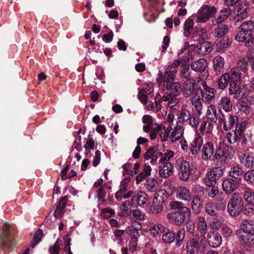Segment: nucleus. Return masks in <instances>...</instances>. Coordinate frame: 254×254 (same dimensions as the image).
<instances>
[{"label":"nucleus","instance_id":"nucleus-37","mask_svg":"<svg viewBox=\"0 0 254 254\" xmlns=\"http://www.w3.org/2000/svg\"><path fill=\"white\" fill-rule=\"evenodd\" d=\"M206 117L208 120L212 122H216L217 120V113L216 107L214 105L210 104L207 106Z\"/></svg>","mask_w":254,"mask_h":254},{"label":"nucleus","instance_id":"nucleus-48","mask_svg":"<svg viewBox=\"0 0 254 254\" xmlns=\"http://www.w3.org/2000/svg\"><path fill=\"white\" fill-rule=\"evenodd\" d=\"M198 226L200 233L204 237L206 234L207 225L205 219L204 217L199 216L198 220Z\"/></svg>","mask_w":254,"mask_h":254},{"label":"nucleus","instance_id":"nucleus-40","mask_svg":"<svg viewBox=\"0 0 254 254\" xmlns=\"http://www.w3.org/2000/svg\"><path fill=\"white\" fill-rule=\"evenodd\" d=\"M195 83L190 82L184 83L183 86L184 95L186 97L193 96L197 88H194Z\"/></svg>","mask_w":254,"mask_h":254},{"label":"nucleus","instance_id":"nucleus-30","mask_svg":"<svg viewBox=\"0 0 254 254\" xmlns=\"http://www.w3.org/2000/svg\"><path fill=\"white\" fill-rule=\"evenodd\" d=\"M214 128L213 124L208 121H203L199 127V131L202 135H209L212 134Z\"/></svg>","mask_w":254,"mask_h":254},{"label":"nucleus","instance_id":"nucleus-6","mask_svg":"<svg viewBox=\"0 0 254 254\" xmlns=\"http://www.w3.org/2000/svg\"><path fill=\"white\" fill-rule=\"evenodd\" d=\"M205 241L204 237L196 235L190 238L186 246V254H198L200 249L205 248Z\"/></svg>","mask_w":254,"mask_h":254},{"label":"nucleus","instance_id":"nucleus-46","mask_svg":"<svg viewBox=\"0 0 254 254\" xmlns=\"http://www.w3.org/2000/svg\"><path fill=\"white\" fill-rule=\"evenodd\" d=\"M240 163L247 168H252L254 166V158L249 155L244 154L240 157Z\"/></svg>","mask_w":254,"mask_h":254},{"label":"nucleus","instance_id":"nucleus-44","mask_svg":"<svg viewBox=\"0 0 254 254\" xmlns=\"http://www.w3.org/2000/svg\"><path fill=\"white\" fill-rule=\"evenodd\" d=\"M194 26L193 19L189 17L185 21L184 26V35L185 37L190 35Z\"/></svg>","mask_w":254,"mask_h":254},{"label":"nucleus","instance_id":"nucleus-50","mask_svg":"<svg viewBox=\"0 0 254 254\" xmlns=\"http://www.w3.org/2000/svg\"><path fill=\"white\" fill-rule=\"evenodd\" d=\"M157 181L155 179H148L146 180L144 184L145 188L147 191L150 192H155L157 189L156 187Z\"/></svg>","mask_w":254,"mask_h":254},{"label":"nucleus","instance_id":"nucleus-39","mask_svg":"<svg viewBox=\"0 0 254 254\" xmlns=\"http://www.w3.org/2000/svg\"><path fill=\"white\" fill-rule=\"evenodd\" d=\"M228 77V80L229 82L240 81L241 80V73L238 68H232L229 72L225 73Z\"/></svg>","mask_w":254,"mask_h":254},{"label":"nucleus","instance_id":"nucleus-53","mask_svg":"<svg viewBox=\"0 0 254 254\" xmlns=\"http://www.w3.org/2000/svg\"><path fill=\"white\" fill-rule=\"evenodd\" d=\"M228 30V26L225 24H223L214 29L213 33L215 36L222 37L227 33Z\"/></svg>","mask_w":254,"mask_h":254},{"label":"nucleus","instance_id":"nucleus-1","mask_svg":"<svg viewBox=\"0 0 254 254\" xmlns=\"http://www.w3.org/2000/svg\"><path fill=\"white\" fill-rule=\"evenodd\" d=\"M171 212L166 215L169 222L180 226L184 222L186 218L191 215L190 209L184 206L182 202L178 201H172L169 204Z\"/></svg>","mask_w":254,"mask_h":254},{"label":"nucleus","instance_id":"nucleus-23","mask_svg":"<svg viewBox=\"0 0 254 254\" xmlns=\"http://www.w3.org/2000/svg\"><path fill=\"white\" fill-rule=\"evenodd\" d=\"M213 67L214 72L220 74L224 69L225 60L221 56L215 57L212 60Z\"/></svg>","mask_w":254,"mask_h":254},{"label":"nucleus","instance_id":"nucleus-20","mask_svg":"<svg viewBox=\"0 0 254 254\" xmlns=\"http://www.w3.org/2000/svg\"><path fill=\"white\" fill-rule=\"evenodd\" d=\"M214 152V145L210 141L206 142L202 147L201 158L204 160H208Z\"/></svg>","mask_w":254,"mask_h":254},{"label":"nucleus","instance_id":"nucleus-2","mask_svg":"<svg viewBox=\"0 0 254 254\" xmlns=\"http://www.w3.org/2000/svg\"><path fill=\"white\" fill-rule=\"evenodd\" d=\"M236 235L240 243L244 248L254 246V221L245 219L240 225V228L236 231Z\"/></svg>","mask_w":254,"mask_h":254},{"label":"nucleus","instance_id":"nucleus-14","mask_svg":"<svg viewBox=\"0 0 254 254\" xmlns=\"http://www.w3.org/2000/svg\"><path fill=\"white\" fill-rule=\"evenodd\" d=\"M148 198L145 192L140 191L135 193L132 197L131 201L133 204L143 208L147 206L146 203Z\"/></svg>","mask_w":254,"mask_h":254},{"label":"nucleus","instance_id":"nucleus-16","mask_svg":"<svg viewBox=\"0 0 254 254\" xmlns=\"http://www.w3.org/2000/svg\"><path fill=\"white\" fill-rule=\"evenodd\" d=\"M203 139L200 135L195 136L190 144V149L192 155L198 154L202 147Z\"/></svg>","mask_w":254,"mask_h":254},{"label":"nucleus","instance_id":"nucleus-17","mask_svg":"<svg viewBox=\"0 0 254 254\" xmlns=\"http://www.w3.org/2000/svg\"><path fill=\"white\" fill-rule=\"evenodd\" d=\"M249 8L248 2L244 1L240 3L236 7V19L237 21L242 20L246 18L248 15V9Z\"/></svg>","mask_w":254,"mask_h":254},{"label":"nucleus","instance_id":"nucleus-41","mask_svg":"<svg viewBox=\"0 0 254 254\" xmlns=\"http://www.w3.org/2000/svg\"><path fill=\"white\" fill-rule=\"evenodd\" d=\"M126 233L130 238V244L132 247L135 248L137 245L138 239L140 236L139 231L127 228L126 229Z\"/></svg>","mask_w":254,"mask_h":254},{"label":"nucleus","instance_id":"nucleus-47","mask_svg":"<svg viewBox=\"0 0 254 254\" xmlns=\"http://www.w3.org/2000/svg\"><path fill=\"white\" fill-rule=\"evenodd\" d=\"M238 118L236 116H230L228 121L224 123L223 129L228 130L233 127L235 125H237L238 122Z\"/></svg>","mask_w":254,"mask_h":254},{"label":"nucleus","instance_id":"nucleus-25","mask_svg":"<svg viewBox=\"0 0 254 254\" xmlns=\"http://www.w3.org/2000/svg\"><path fill=\"white\" fill-rule=\"evenodd\" d=\"M162 164V166H160L159 167V175L162 178H169L173 174V165L171 162Z\"/></svg>","mask_w":254,"mask_h":254},{"label":"nucleus","instance_id":"nucleus-62","mask_svg":"<svg viewBox=\"0 0 254 254\" xmlns=\"http://www.w3.org/2000/svg\"><path fill=\"white\" fill-rule=\"evenodd\" d=\"M188 114V112L185 109H182L179 111L178 117V122L180 123L187 122L189 118Z\"/></svg>","mask_w":254,"mask_h":254},{"label":"nucleus","instance_id":"nucleus-56","mask_svg":"<svg viewBox=\"0 0 254 254\" xmlns=\"http://www.w3.org/2000/svg\"><path fill=\"white\" fill-rule=\"evenodd\" d=\"M174 151L170 150H167L166 151L161 155V158L159 160V163L161 164H164L168 163V162L174 157Z\"/></svg>","mask_w":254,"mask_h":254},{"label":"nucleus","instance_id":"nucleus-27","mask_svg":"<svg viewBox=\"0 0 254 254\" xmlns=\"http://www.w3.org/2000/svg\"><path fill=\"white\" fill-rule=\"evenodd\" d=\"M207 38L206 30L203 28L195 27L192 35V40L200 42Z\"/></svg>","mask_w":254,"mask_h":254},{"label":"nucleus","instance_id":"nucleus-60","mask_svg":"<svg viewBox=\"0 0 254 254\" xmlns=\"http://www.w3.org/2000/svg\"><path fill=\"white\" fill-rule=\"evenodd\" d=\"M200 53L202 55H206L211 51V45L208 42H203L201 43L199 47Z\"/></svg>","mask_w":254,"mask_h":254},{"label":"nucleus","instance_id":"nucleus-9","mask_svg":"<svg viewBox=\"0 0 254 254\" xmlns=\"http://www.w3.org/2000/svg\"><path fill=\"white\" fill-rule=\"evenodd\" d=\"M9 225L5 223L2 227V234L0 236L1 246L5 249L9 250L15 245L13 238L10 235Z\"/></svg>","mask_w":254,"mask_h":254},{"label":"nucleus","instance_id":"nucleus-29","mask_svg":"<svg viewBox=\"0 0 254 254\" xmlns=\"http://www.w3.org/2000/svg\"><path fill=\"white\" fill-rule=\"evenodd\" d=\"M231 10L229 7L224 8L221 10L218 16L213 20L214 25H218L226 20L231 14Z\"/></svg>","mask_w":254,"mask_h":254},{"label":"nucleus","instance_id":"nucleus-51","mask_svg":"<svg viewBox=\"0 0 254 254\" xmlns=\"http://www.w3.org/2000/svg\"><path fill=\"white\" fill-rule=\"evenodd\" d=\"M162 239L164 243H172L175 239V234L172 231H165L162 236Z\"/></svg>","mask_w":254,"mask_h":254},{"label":"nucleus","instance_id":"nucleus-52","mask_svg":"<svg viewBox=\"0 0 254 254\" xmlns=\"http://www.w3.org/2000/svg\"><path fill=\"white\" fill-rule=\"evenodd\" d=\"M242 134L237 131L236 129L235 130H233L231 131H230L227 136V141L233 144L237 142L239 137H240Z\"/></svg>","mask_w":254,"mask_h":254},{"label":"nucleus","instance_id":"nucleus-57","mask_svg":"<svg viewBox=\"0 0 254 254\" xmlns=\"http://www.w3.org/2000/svg\"><path fill=\"white\" fill-rule=\"evenodd\" d=\"M228 77L227 74L225 73L221 76L217 82L219 89L223 90L226 88L229 83Z\"/></svg>","mask_w":254,"mask_h":254},{"label":"nucleus","instance_id":"nucleus-8","mask_svg":"<svg viewBox=\"0 0 254 254\" xmlns=\"http://www.w3.org/2000/svg\"><path fill=\"white\" fill-rule=\"evenodd\" d=\"M243 205L241 196L238 193H233L230 198L227 205L229 214L232 216L239 215L241 212Z\"/></svg>","mask_w":254,"mask_h":254},{"label":"nucleus","instance_id":"nucleus-31","mask_svg":"<svg viewBox=\"0 0 254 254\" xmlns=\"http://www.w3.org/2000/svg\"><path fill=\"white\" fill-rule=\"evenodd\" d=\"M67 201V198L65 196L63 197L59 201L56 210L54 213V216L56 218H59L63 216L64 213V208L66 206Z\"/></svg>","mask_w":254,"mask_h":254},{"label":"nucleus","instance_id":"nucleus-21","mask_svg":"<svg viewBox=\"0 0 254 254\" xmlns=\"http://www.w3.org/2000/svg\"><path fill=\"white\" fill-rule=\"evenodd\" d=\"M164 205L162 202L153 198L152 203L147 205L146 210L150 213L158 214L163 211Z\"/></svg>","mask_w":254,"mask_h":254},{"label":"nucleus","instance_id":"nucleus-7","mask_svg":"<svg viewBox=\"0 0 254 254\" xmlns=\"http://www.w3.org/2000/svg\"><path fill=\"white\" fill-rule=\"evenodd\" d=\"M216 13V8L213 6L204 5L201 7L197 13L192 16L194 17L197 23H205Z\"/></svg>","mask_w":254,"mask_h":254},{"label":"nucleus","instance_id":"nucleus-61","mask_svg":"<svg viewBox=\"0 0 254 254\" xmlns=\"http://www.w3.org/2000/svg\"><path fill=\"white\" fill-rule=\"evenodd\" d=\"M185 230L184 228L180 229L176 236V245L179 246L182 244L185 237Z\"/></svg>","mask_w":254,"mask_h":254},{"label":"nucleus","instance_id":"nucleus-58","mask_svg":"<svg viewBox=\"0 0 254 254\" xmlns=\"http://www.w3.org/2000/svg\"><path fill=\"white\" fill-rule=\"evenodd\" d=\"M106 186V184H104L103 186H101L100 188L97 189L96 190V197L99 198V199H102V205H105V201L106 200L103 199L105 195H106V192H105V187Z\"/></svg>","mask_w":254,"mask_h":254},{"label":"nucleus","instance_id":"nucleus-13","mask_svg":"<svg viewBox=\"0 0 254 254\" xmlns=\"http://www.w3.org/2000/svg\"><path fill=\"white\" fill-rule=\"evenodd\" d=\"M203 101V92L202 90L197 88L195 93L191 97V102L192 105L194 106L197 112L200 114L202 109V102Z\"/></svg>","mask_w":254,"mask_h":254},{"label":"nucleus","instance_id":"nucleus-15","mask_svg":"<svg viewBox=\"0 0 254 254\" xmlns=\"http://www.w3.org/2000/svg\"><path fill=\"white\" fill-rule=\"evenodd\" d=\"M175 195L179 200L190 201L191 199V193L188 188L181 186L175 190Z\"/></svg>","mask_w":254,"mask_h":254},{"label":"nucleus","instance_id":"nucleus-42","mask_svg":"<svg viewBox=\"0 0 254 254\" xmlns=\"http://www.w3.org/2000/svg\"><path fill=\"white\" fill-rule=\"evenodd\" d=\"M184 132L183 127H177L171 132L170 138L172 142H174L179 140L182 136Z\"/></svg>","mask_w":254,"mask_h":254},{"label":"nucleus","instance_id":"nucleus-54","mask_svg":"<svg viewBox=\"0 0 254 254\" xmlns=\"http://www.w3.org/2000/svg\"><path fill=\"white\" fill-rule=\"evenodd\" d=\"M223 219L221 216H216L213 218L210 223V225L213 229L218 230L223 223Z\"/></svg>","mask_w":254,"mask_h":254},{"label":"nucleus","instance_id":"nucleus-59","mask_svg":"<svg viewBox=\"0 0 254 254\" xmlns=\"http://www.w3.org/2000/svg\"><path fill=\"white\" fill-rule=\"evenodd\" d=\"M243 197L247 203L254 205V191L250 190L245 191L243 193Z\"/></svg>","mask_w":254,"mask_h":254},{"label":"nucleus","instance_id":"nucleus-34","mask_svg":"<svg viewBox=\"0 0 254 254\" xmlns=\"http://www.w3.org/2000/svg\"><path fill=\"white\" fill-rule=\"evenodd\" d=\"M237 106L239 111L241 114H244L247 116H251L254 114V109L244 101L239 102Z\"/></svg>","mask_w":254,"mask_h":254},{"label":"nucleus","instance_id":"nucleus-33","mask_svg":"<svg viewBox=\"0 0 254 254\" xmlns=\"http://www.w3.org/2000/svg\"><path fill=\"white\" fill-rule=\"evenodd\" d=\"M244 171L239 166H234L230 168L228 174L232 178L237 180H241L243 177Z\"/></svg>","mask_w":254,"mask_h":254},{"label":"nucleus","instance_id":"nucleus-10","mask_svg":"<svg viewBox=\"0 0 254 254\" xmlns=\"http://www.w3.org/2000/svg\"><path fill=\"white\" fill-rule=\"evenodd\" d=\"M223 171L220 167H215L208 172L204 181L206 186L208 187L213 186L216 183L217 180L219 179L222 176Z\"/></svg>","mask_w":254,"mask_h":254},{"label":"nucleus","instance_id":"nucleus-35","mask_svg":"<svg viewBox=\"0 0 254 254\" xmlns=\"http://www.w3.org/2000/svg\"><path fill=\"white\" fill-rule=\"evenodd\" d=\"M218 105L226 112H229L232 109V104L228 97L224 96L220 98Z\"/></svg>","mask_w":254,"mask_h":254},{"label":"nucleus","instance_id":"nucleus-32","mask_svg":"<svg viewBox=\"0 0 254 254\" xmlns=\"http://www.w3.org/2000/svg\"><path fill=\"white\" fill-rule=\"evenodd\" d=\"M164 86L166 87L167 92L166 93L176 95L177 96L182 90L180 84L178 82L164 84Z\"/></svg>","mask_w":254,"mask_h":254},{"label":"nucleus","instance_id":"nucleus-43","mask_svg":"<svg viewBox=\"0 0 254 254\" xmlns=\"http://www.w3.org/2000/svg\"><path fill=\"white\" fill-rule=\"evenodd\" d=\"M169 197V194L167 191L163 189L158 190L153 197L155 199L157 200L164 205L165 202Z\"/></svg>","mask_w":254,"mask_h":254},{"label":"nucleus","instance_id":"nucleus-5","mask_svg":"<svg viewBox=\"0 0 254 254\" xmlns=\"http://www.w3.org/2000/svg\"><path fill=\"white\" fill-rule=\"evenodd\" d=\"M176 167L179 171V177L183 181H188L191 175L196 172V168L184 158H179L176 162Z\"/></svg>","mask_w":254,"mask_h":254},{"label":"nucleus","instance_id":"nucleus-12","mask_svg":"<svg viewBox=\"0 0 254 254\" xmlns=\"http://www.w3.org/2000/svg\"><path fill=\"white\" fill-rule=\"evenodd\" d=\"M234 153V151L232 147H228L227 149H222L221 148L216 149L214 156V160L218 163H223L229 160L232 155H230L228 152L229 151Z\"/></svg>","mask_w":254,"mask_h":254},{"label":"nucleus","instance_id":"nucleus-55","mask_svg":"<svg viewBox=\"0 0 254 254\" xmlns=\"http://www.w3.org/2000/svg\"><path fill=\"white\" fill-rule=\"evenodd\" d=\"M177 70L173 69L171 71H166L164 75L163 81L164 84L170 83L175 78Z\"/></svg>","mask_w":254,"mask_h":254},{"label":"nucleus","instance_id":"nucleus-3","mask_svg":"<svg viewBox=\"0 0 254 254\" xmlns=\"http://www.w3.org/2000/svg\"><path fill=\"white\" fill-rule=\"evenodd\" d=\"M239 31L235 36V40L244 42L246 46L253 43L254 39V22L249 20L243 22L239 27Z\"/></svg>","mask_w":254,"mask_h":254},{"label":"nucleus","instance_id":"nucleus-26","mask_svg":"<svg viewBox=\"0 0 254 254\" xmlns=\"http://www.w3.org/2000/svg\"><path fill=\"white\" fill-rule=\"evenodd\" d=\"M183 69L181 71V74L183 77L184 83L190 82L195 83L194 79L191 76L190 69L188 64H182Z\"/></svg>","mask_w":254,"mask_h":254},{"label":"nucleus","instance_id":"nucleus-38","mask_svg":"<svg viewBox=\"0 0 254 254\" xmlns=\"http://www.w3.org/2000/svg\"><path fill=\"white\" fill-rule=\"evenodd\" d=\"M166 228L163 225L155 223L150 226L149 231L151 235L155 237L160 234L165 232Z\"/></svg>","mask_w":254,"mask_h":254},{"label":"nucleus","instance_id":"nucleus-4","mask_svg":"<svg viewBox=\"0 0 254 254\" xmlns=\"http://www.w3.org/2000/svg\"><path fill=\"white\" fill-rule=\"evenodd\" d=\"M179 98L176 95L164 93L163 95L158 93L155 96V102L157 111H160L163 106L173 108L179 102Z\"/></svg>","mask_w":254,"mask_h":254},{"label":"nucleus","instance_id":"nucleus-19","mask_svg":"<svg viewBox=\"0 0 254 254\" xmlns=\"http://www.w3.org/2000/svg\"><path fill=\"white\" fill-rule=\"evenodd\" d=\"M239 186V183L231 178L225 179L222 183L223 190L227 194H230L238 188Z\"/></svg>","mask_w":254,"mask_h":254},{"label":"nucleus","instance_id":"nucleus-36","mask_svg":"<svg viewBox=\"0 0 254 254\" xmlns=\"http://www.w3.org/2000/svg\"><path fill=\"white\" fill-rule=\"evenodd\" d=\"M191 208L194 213L197 214L203 205L200 198L197 195H194L191 197Z\"/></svg>","mask_w":254,"mask_h":254},{"label":"nucleus","instance_id":"nucleus-49","mask_svg":"<svg viewBox=\"0 0 254 254\" xmlns=\"http://www.w3.org/2000/svg\"><path fill=\"white\" fill-rule=\"evenodd\" d=\"M130 205V202L128 200L125 201L123 204L120 207V210L118 215L121 217H126L129 213L128 206Z\"/></svg>","mask_w":254,"mask_h":254},{"label":"nucleus","instance_id":"nucleus-28","mask_svg":"<svg viewBox=\"0 0 254 254\" xmlns=\"http://www.w3.org/2000/svg\"><path fill=\"white\" fill-rule=\"evenodd\" d=\"M207 66V62L204 59H200L195 61L191 64V68L197 72H202Z\"/></svg>","mask_w":254,"mask_h":254},{"label":"nucleus","instance_id":"nucleus-63","mask_svg":"<svg viewBox=\"0 0 254 254\" xmlns=\"http://www.w3.org/2000/svg\"><path fill=\"white\" fill-rule=\"evenodd\" d=\"M245 181L249 184L254 183V170H250L243 174V175Z\"/></svg>","mask_w":254,"mask_h":254},{"label":"nucleus","instance_id":"nucleus-18","mask_svg":"<svg viewBox=\"0 0 254 254\" xmlns=\"http://www.w3.org/2000/svg\"><path fill=\"white\" fill-rule=\"evenodd\" d=\"M207 240L209 245L213 248H218L222 243L221 236L217 232L209 233L207 236Z\"/></svg>","mask_w":254,"mask_h":254},{"label":"nucleus","instance_id":"nucleus-45","mask_svg":"<svg viewBox=\"0 0 254 254\" xmlns=\"http://www.w3.org/2000/svg\"><path fill=\"white\" fill-rule=\"evenodd\" d=\"M229 40L228 38H225L216 44V50L218 52H224L227 50L229 46Z\"/></svg>","mask_w":254,"mask_h":254},{"label":"nucleus","instance_id":"nucleus-64","mask_svg":"<svg viewBox=\"0 0 254 254\" xmlns=\"http://www.w3.org/2000/svg\"><path fill=\"white\" fill-rule=\"evenodd\" d=\"M247 60L250 63L251 68L254 70V48H250L247 53Z\"/></svg>","mask_w":254,"mask_h":254},{"label":"nucleus","instance_id":"nucleus-24","mask_svg":"<svg viewBox=\"0 0 254 254\" xmlns=\"http://www.w3.org/2000/svg\"><path fill=\"white\" fill-rule=\"evenodd\" d=\"M201 84L203 88L204 91L205 92L204 94V101L207 104H210L214 100L215 90L214 88L207 86L205 82H202Z\"/></svg>","mask_w":254,"mask_h":254},{"label":"nucleus","instance_id":"nucleus-11","mask_svg":"<svg viewBox=\"0 0 254 254\" xmlns=\"http://www.w3.org/2000/svg\"><path fill=\"white\" fill-rule=\"evenodd\" d=\"M169 134V131L168 128L161 125H157L150 131V137L152 140L157 139L158 141L163 142L167 139Z\"/></svg>","mask_w":254,"mask_h":254},{"label":"nucleus","instance_id":"nucleus-22","mask_svg":"<svg viewBox=\"0 0 254 254\" xmlns=\"http://www.w3.org/2000/svg\"><path fill=\"white\" fill-rule=\"evenodd\" d=\"M183 53H184V55L183 57H180L179 59L175 60L173 63L170 64L169 66L176 68L179 66L182 61L187 63L190 59H192L191 55H190L189 51L188 49L184 48L181 50V53H179V55Z\"/></svg>","mask_w":254,"mask_h":254}]
</instances>
